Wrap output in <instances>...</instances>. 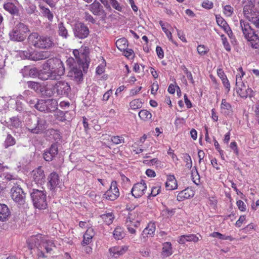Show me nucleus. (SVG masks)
<instances>
[{"instance_id": "0eeeda50", "label": "nucleus", "mask_w": 259, "mask_h": 259, "mask_svg": "<svg viewBox=\"0 0 259 259\" xmlns=\"http://www.w3.org/2000/svg\"><path fill=\"white\" fill-rule=\"evenodd\" d=\"M29 29L27 25L22 23L17 24L9 33L10 39L17 41H23L27 36Z\"/></svg>"}, {"instance_id": "e433bc0d", "label": "nucleus", "mask_w": 259, "mask_h": 259, "mask_svg": "<svg viewBox=\"0 0 259 259\" xmlns=\"http://www.w3.org/2000/svg\"><path fill=\"white\" fill-rule=\"evenodd\" d=\"M58 34L64 38H67L68 36V31L62 22L58 24Z\"/></svg>"}, {"instance_id": "b1692460", "label": "nucleus", "mask_w": 259, "mask_h": 259, "mask_svg": "<svg viewBox=\"0 0 259 259\" xmlns=\"http://www.w3.org/2000/svg\"><path fill=\"white\" fill-rule=\"evenodd\" d=\"M5 125L10 128H18L21 126V121L18 117H12L4 121Z\"/></svg>"}, {"instance_id": "7c9ffc66", "label": "nucleus", "mask_w": 259, "mask_h": 259, "mask_svg": "<svg viewBox=\"0 0 259 259\" xmlns=\"http://www.w3.org/2000/svg\"><path fill=\"white\" fill-rule=\"evenodd\" d=\"M47 112L55 111L58 108V103L56 100L50 99L46 100Z\"/></svg>"}, {"instance_id": "49530a36", "label": "nucleus", "mask_w": 259, "mask_h": 259, "mask_svg": "<svg viewBox=\"0 0 259 259\" xmlns=\"http://www.w3.org/2000/svg\"><path fill=\"white\" fill-rule=\"evenodd\" d=\"M142 102L139 99H135L132 101L130 105L132 109L136 110L142 107Z\"/></svg>"}, {"instance_id": "de8ad7c7", "label": "nucleus", "mask_w": 259, "mask_h": 259, "mask_svg": "<svg viewBox=\"0 0 259 259\" xmlns=\"http://www.w3.org/2000/svg\"><path fill=\"white\" fill-rule=\"evenodd\" d=\"M114 237L117 240L122 238L124 233L121 228H116L113 232Z\"/></svg>"}, {"instance_id": "20e7f679", "label": "nucleus", "mask_w": 259, "mask_h": 259, "mask_svg": "<svg viewBox=\"0 0 259 259\" xmlns=\"http://www.w3.org/2000/svg\"><path fill=\"white\" fill-rule=\"evenodd\" d=\"M26 122V128L32 134L38 135L45 133L48 127L46 120L35 115L29 116Z\"/></svg>"}, {"instance_id": "0e129e2a", "label": "nucleus", "mask_w": 259, "mask_h": 259, "mask_svg": "<svg viewBox=\"0 0 259 259\" xmlns=\"http://www.w3.org/2000/svg\"><path fill=\"white\" fill-rule=\"evenodd\" d=\"M236 204L239 208L242 211L246 210V205L242 200H238L236 202Z\"/></svg>"}, {"instance_id": "ddd939ff", "label": "nucleus", "mask_w": 259, "mask_h": 259, "mask_svg": "<svg viewBox=\"0 0 259 259\" xmlns=\"http://www.w3.org/2000/svg\"><path fill=\"white\" fill-rule=\"evenodd\" d=\"M119 196V190L116 181H112L110 188L104 194V197L107 200L113 201L116 199Z\"/></svg>"}, {"instance_id": "6e6552de", "label": "nucleus", "mask_w": 259, "mask_h": 259, "mask_svg": "<svg viewBox=\"0 0 259 259\" xmlns=\"http://www.w3.org/2000/svg\"><path fill=\"white\" fill-rule=\"evenodd\" d=\"M241 80V76L239 77L238 75H236V84L239 87L237 93L243 98L251 97L253 94L252 90L249 88L248 85H246L244 82H242Z\"/></svg>"}, {"instance_id": "9b49d317", "label": "nucleus", "mask_w": 259, "mask_h": 259, "mask_svg": "<svg viewBox=\"0 0 259 259\" xmlns=\"http://www.w3.org/2000/svg\"><path fill=\"white\" fill-rule=\"evenodd\" d=\"M23 55L26 59L33 61H38L48 58L50 56V53L48 51H23Z\"/></svg>"}, {"instance_id": "052dcab7", "label": "nucleus", "mask_w": 259, "mask_h": 259, "mask_svg": "<svg viewBox=\"0 0 259 259\" xmlns=\"http://www.w3.org/2000/svg\"><path fill=\"white\" fill-rule=\"evenodd\" d=\"M110 2L113 8L118 11H121L122 7L116 0H110Z\"/></svg>"}, {"instance_id": "f3484780", "label": "nucleus", "mask_w": 259, "mask_h": 259, "mask_svg": "<svg viewBox=\"0 0 259 259\" xmlns=\"http://www.w3.org/2000/svg\"><path fill=\"white\" fill-rule=\"evenodd\" d=\"M58 148L57 145L56 144H53L49 149L44 153V158L45 160L51 161L58 154Z\"/></svg>"}, {"instance_id": "6ab92c4d", "label": "nucleus", "mask_w": 259, "mask_h": 259, "mask_svg": "<svg viewBox=\"0 0 259 259\" xmlns=\"http://www.w3.org/2000/svg\"><path fill=\"white\" fill-rule=\"evenodd\" d=\"M89 9L96 16H101L105 13L103 6L96 1L89 6Z\"/></svg>"}, {"instance_id": "680f3d73", "label": "nucleus", "mask_w": 259, "mask_h": 259, "mask_svg": "<svg viewBox=\"0 0 259 259\" xmlns=\"http://www.w3.org/2000/svg\"><path fill=\"white\" fill-rule=\"evenodd\" d=\"M216 20L218 24L222 28L224 27L226 25H228L227 22L225 21V20L221 17L217 16Z\"/></svg>"}, {"instance_id": "7ed1b4c3", "label": "nucleus", "mask_w": 259, "mask_h": 259, "mask_svg": "<svg viewBox=\"0 0 259 259\" xmlns=\"http://www.w3.org/2000/svg\"><path fill=\"white\" fill-rule=\"evenodd\" d=\"M28 41L29 45L39 49L49 50L55 46L54 40L52 36L39 35L37 32L29 34Z\"/></svg>"}, {"instance_id": "39448f33", "label": "nucleus", "mask_w": 259, "mask_h": 259, "mask_svg": "<svg viewBox=\"0 0 259 259\" xmlns=\"http://www.w3.org/2000/svg\"><path fill=\"white\" fill-rule=\"evenodd\" d=\"M240 27L249 45L253 49L259 48L258 32L254 31L248 22L242 19L240 20Z\"/></svg>"}, {"instance_id": "13d9d810", "label": "nucleus", "mask_w": 259, "mask_h": 259, "mask_svg": "<svg viewBox=\"0 0 259 259\" xmlns=\"http://www.w3.org/2000/svg\"><path fill=\"white\" fill-rule=\"evenodd\" d=\"M221 38L223 44L224 46V48L227 51H231V47L229 45V43L228 42L227 38L225 36L224 34L221 35Z\"/></svg>"}, {"instance_id": "3c124183", "label": "nucleus", "mask_w": 259, "mask_h": 259, "mask_svg": "<svg viewBox=\"0 0 259 259\" xmlns=\"http://www.w3.org/2000/svg\"><path fill=\"white\" fill-rule=\"evenodd\" d=\"M160 186H159L158 185L152 187L151 191L150 194L148 196V198H150L151 196L154 197L158 195L160 192Z\"/></svg>"}, {"instance_id": "c85d7f7f", "label": "nucleus", "mask_w": 259, "mask_h": 259, "mask_svg": "<svg viewBox=\"0 0 259 259\" xmlns=\"http://www.w3.org/2000/svg\"><path fill=\"white\" fill-rule=\"evenodd\" d=\"M94 236L93 230L92 228L88 229L83 235V239L82 244L83 245L90 244L92 241Z\"/></svg>"}, {"instance_id": "c9c22d12", "label": "nucleus", "mask_w": 259, "mask_h": 259, "mask_svg": "<svg viewBox=\"0 0 259 259\" xmlns=\"http://www.w3.org/2000/svg\"><path fill=\"white\" fill-rule=\"evenodd\" d=\"M4 9L9 12L11 14H16L18 13V9L16 6H15L12 3H7L4 5Z\"/></svg>"}, {"instance_id": "09e8293b", "label": "nucleus", "mask_w": 259, "mask_h": 259, "mask_svg": "<svg viewBox=\"0 0 259 259\" xmlns=\"http://www.w3.org/2000/svg\"><path fill=\"white\" fill-rule=\"evenodd\" d=\"M22 99V96H20L17 98V99L16 101V110L18 111L19 112H22L24 111V105L22 104V102L19 100Z\"/></svg>"}, {"instance_id": "58836bf2", "label": "nucleus", "mask_w": 259, "mask_h": 259, "mask_svg": "<svg viewBox=\"0 0 259 259\" xmlns=\"http://www.w3.org/2000/svg\"><path fill=\"white\" fill-rule=\"evenodd\" d=\"M140 118L144 121H147L152 117L151 113L147 110H141L139 113Z\"/></svg>"}, {"instance_id": "f03ea898", "label": "nucleus", "mask_w": 259, "mask_h": 259, "mask_svg": "<svg viewBox=\"0 0 259 259\" xmlns=\"http://www.w3.org/2000/svg\"><path fill=\"white\" fill-rule=\"evenodd\" d=\"M28 247L30 249L36 248L38 257L46 258V253H51L53 248L55 247L53 241L48 239L41 234L31 236L27 241Z\"/></svg>"}, {"instance_id": "a211bd4d", "label": "nucleus", "mask_w": 259, "mask_h": 259, "mask_svg": "<svg viewBox=\"0 0 259 259\" xmlns=\"http://www.w3.org/2000/svg\"><path fill=\"white\" fill-rule=\"evenodd\" d=\"M128 250V246H114L109 249L110 256L117 258L120 255L124 254Z\"/></svg>"}, {"instance_id": "8fccbe9b", "label": "nucleus", "mask_w": 259, "mask_h": 259, "mask_svg": "<svg viewBox=\"0 0 259 259\" xmlns=\"http://www.w3.org/2000/svg\"><path fill=\"white\" fill-rule=\"evenodd\" d=\"M183 158L186 163V166L188 168H191L192 166V162L190 155L187 153L183 154Z\"/></svg>"}, {"instance_id": "69168bd1", "label": "nucleus", "mask_w": 259, "mask_h": 259, "mask_svg": "<svg viewBox=\"0 0 259 259\" xmlns=\"http://www.w3.org/2000/svg\"><path fill=\"white\" fill-rule=\"evenodd\" d=\"M84 19L87 21L90 22L93 24H94L96 22L93 17L87 12L85 13Z\"/></svg>"}, {"instance_id": "774afa93", "label": "nucleus", "mask_w": 259, "mask_h": 259, "mask_svg": "<svg viewBox=\"0 0 259 259\" xmlns=\"http://www.w3.org/2000/svg\"><path fill=\"white\" fill-rule=\"evenodd\" d=\"M254 112L256 120L259 124V103H257L255 105Z\"/></svg>"}, {"instance_id": "37998d69", "label": "nucleus", "mask_w": 259, "mask_h": 259, "mask_svg": "<svg viewBox=\"0 0 259 259\" xmlns=\"http://www.w3.org/2000/svg\"><path fill=\"white\" fill-rule=\"evenodd\" d=\"M101 218L106 223V224L108 225L111 224L113 222V220L114 219V217L112 213L103 214L101 215Z\"/></svg>"}, {"instance_id": "a18cd8bd", "label": "nucleus", "mask_w": 259, "mask_h": 259, "mask_svg": "<svg viewBox=\"0 0 259 259\" xmlns=\"http://www.w3.org/2000/svg\"><path fill=\"white\" fill-rule=\"evenodd\" d=\"M39 7L42 10L44 15L47 17L49 20L51 21L53 18V15L50 10L41 5H39Z\"/></svg>"}, {"instance_id": "2f4dec72", "label": "nucleus", "mask_w": 259, "mask_h": 259, "mask_svg": "<svg viewBox=\"0 0 259 259\" xmlns=\"http://www.w3.org/2000/svg\"><path fill=\"white\" fill-rule=\"evenodd\" d=\"M155 231V225L154 223H149L146 228L143 231V235L148 237V235L152 236Z\"/></svg>"}, {"instance_id": "a19ab883", "label": "nucleus", "mask_w": 259, "mask_h": 259, "mask_svg": "<svg viewBox=\"0 0 259 259\" xmlns=\"http://www.w3.org/2000/svg\"><path fill=\"white\" fill-rule=\"evenodd\" d=\"M132 213H129V215H128V218L126 219L125 224H126L127 228L128 230V231L132 234H135L136 233V230L133 227L132 225H131V224H132V220H133V218H132Z\"/></svg>"}, {"instance_id": "338daca9", "label": "nucleus", "mask_w": 259, "mask_h": 259, "mask_svg": "<svg viewBox=\"0 0 259 259\" xmlns=\"http://www.w3.org/2000/svg\"><path fill=\"white\" fill-rule=\"evenodd\" d=\"M157 55L159 58L162 59L164 57V53L163 50L160 47L157 46L156 48Z\"/></svg>"}, {"instance_id": "864d4df0", "label": "nucleus", "mask_w": 259, "mask_h": 259, "mask_svg": "<svg viewBox=\"0 0 259 259\" xmlns=\"http://www.w3.org/2000/svg\"><path fill=\"white\" fill-rule=\"evenodd\" d=\"M182 68L184 71V73L186 74L187 77L188 79H189L191 82L193 84L194 83V80L193 78V76L192 73L190 71H189L188 69L186 68L185 66H182Z\"/></svg>"}, {"instance_id": "1a4fd4ad", "label": "nucleus", "mask_w": 259, "mask_h": 259, "mask_svg": "<svg viewBox=\"0 0 259 259\" xmlns=\"http://www.w3.org/2000/svg\"><path fill=\"white\" fill-rule=\"evenodd\" d=\"M54 90L57 96L67 97L71 92L69 83L64 80L57 81L54 85Z\"/></svg>"}, {"instance_id": "9d476101", "label": "nucleus", "mask_w": 259, "mask_h": 259, "mask_svg": "<svg viewBox=\"0 0 259 259\" xmlns=\"http://www.w3.org/2000/svg\"><path fill=\"white\" fill-rule=\"evenodd\" d=\"M74 36L79 39H84L88 36L90 30L88 26L83 23H76L73 28Z\"/></svg>"}, {"instance_id": "603ef678", "label": "nucleus", "mask_w": 259, "mask_h": 259, "mask_svg": "<svg viewBox=\"0 0 259 259\" xmlns=\"http://www.w3.org/2000/svg\"><path fill=\"white\" fill-rule=\"evenodd\" d=\"M211 236L213 237H217L223 240H232V237L230 236H225V235L217 232H214L211 234Z\"/></svg>"}, {"instance_id": "4468645a", "label": "nucleus", "mask_w": 259, "mask_h": 259, "mask_svg": "<svg viewBox=\"0 0 259 259\" xmlns=\"http://www.w3.org/2000/svg\"><path fill=\"white\" fill-rule=\"evenodd\" d=\"M147 188L146 184L144 181L135 184L131 190L132 195L135 198L141 197L144 193Z\"/></svg>"}, {"instance_id": "473e14b6", "label": "nucleus", "mask_w": 259, "mask_h": 259, "mask_svg": "<svg viewBox=\"0 0 259 259\" xmlns=\"http://www.w3.org/2000/svg\"><path fill=\"white\" fill-rule=\"evenodd\" d=\"M27 84L29 88L33 90L38 94H40L41 90L43 89L42 88V85L36 82L31 81H27Z\"/></svg>"}, {"instance_id": "f257e3e1", "label": "nucleus", "mask_w": 259, "mask_h": 259, "mask_svg": "<svg viewBox=\"0 0 259 259\" xmlns=\"http://www.w3.org/2000/svg\"><path fill=\"white\" fill-rule=\"evenodd\" d=\"M22 71L28 72V75L30 77L38 78L42 80H57L65 73V67L63 62L59 59L53 58L48 60L42 66V69L38 71L36 68L29 69L25 67Z\"/></svg>"}, {"instance_id": "2eb2a0df", "label": "nucleus", "mask_w": 259, "mask_h": 259, "mask_svg": "<svg viewBox=\"0 0 259 259\" xmlns=\"http://www.w3.org/2000/svg\"><path fill=\"white\" fill-rule=\"evenodd\" d=\"M34 181L37 184L42 185L46 182V176L44 170L38 167L32 171Z\"/></svg>"}, {"instance_id": "cd10ccee", "label": "nucleus", "mask_w": 259, "mask_h": 259, "mask_svg": "<svg viewBox=\"0 0 259 259\" xmlns=\"http://www.w3.org/2000/svg\"><path fill=\"white\" fill-rule=\"evenodd\" d=\"M42 88L43 89L41 90L40 94L44 97H51L56 94L55 90H54V85L51 88L42 85Z\"/></svg>"}, {"instance_id": "79ce46f5", "label": "nucleus", "mask_w": 259, "mask_h": 259, "mask_svg": "<svg viewBox=\"0 0 259 259\" xmlns=\"http://www.w3.org/2000/svg\"><path fill=\"white\" fill-rule=\"evenodd\" d=\"M46 134L47 136L49 135L53 136V138H54L55 140H59L61 139L59 132L53 128L48 130L46 131Z\"/></svg>"}, {"instance_id": "4be33fe9", "label": "nucleus", "mask_w": 259, "mask_h": 259, "mask_svg": "<svg viewBox=\"0 0 259 259\" xmlns=\"http://www.w3.org/2000/svg\"><path fill=\"white\" fill-rule=\"evenodd\" d=\"M194 195V192L190 188H187L181 191L177 195V200L182 201L186 199L192 197Z\"/></svg>"}, {"instance_id": "4c0bfd02", "label": "nucleus", "mask_w": 259, "mask_h": 259, "mask_svg": "<svg viewBox=\"0 0 259 259\" xmlns=\"http://www.w3.org/2000/svg\"><path fill=\"white\" fill-rule=\"evenodd\" d=\"M16 144L15 139L10 134H8L4 142V146L7 148Z\"/></svg>"}, {"instance_id": "6e6d98bb", "label": "nucleus", "mask_w": 259, "mask_h": 259, "mask_svg": "<svg viewBox=\"0 0 259 259\" xmlns=\"http://www.w3.org/2000/svg\"><path fill=\"white\" fill-rule=\"evenodd\" d=\"M197 51L200 55H205L208 51V49L204 45H199L197 47Z\"/></svg>"}, {"instance_id": "dca6fc26", "label": "nucleus", "mask_w": 259, "mask_h": 259, "mask_svg": "<svg viewBox=\"0 0 259 259\" xmlns=\"http://www.w3.org/2000/svg\"><path fill=\"white\" fill-rule=\"evenodd\" d=\"M247 2H244L245 4L243 7V13L244 17L248 20L252 18V16H254L257 12H255L253 10V5L250 1L247 0Z\"/></svg>"}, {"instance_id": "4d7b16f0", "label": "nucleus", "mask_w": 259, "mask_h": 259, "mask_svg": "<svg viewBox=\"0 0 259 259\" xmlns=\"http://www.w3.org/2000/svg\"><path fill=\"white\" fill-rule=\"evenodd\" d=\"M111 141L114 144H119L121 143H124V139L119 136H113L111 138Z\"/></svg>"}, {"instance_id": "5fc2aeb1", "label": "nucleus", "mask_w": 259, "mask_h": 259, "mask_svg": "<svg viewBox=\"0 0 259 259\" xmlns=\"http://www.w3.org/2000/svg\"><path fill=\"white\" fill-rule=\"evenodd\" d=\"M252 18L249 19L248 20L251 22L256 28H259V14H255L253 16Z\"/></svg>"}, {"instance_id": "e2e57ef3", "label": "nucleus", "mask_w": 259, "mask_h": 259, "mask_svg": "<svg viewBox=\"0 0 259 259\" xmlns=\"http://www.w3.org/2000/svg\"><path fill=\"white\" fill-rule=\"evenodd\" d=\"M202 6L205 9H210L213 7V3L208 0H205L203 2Z\"/></svg>"}, {"instance_id": "a878e982", "label": "nucleus", "mask_w": 259, "mask_h": 259, "mask_svg": "<svg viewBox=\"0 0 259 259\" xmlns=\"http://www.w3.org/2000/svg\"><path fill=\"white\" fill-rule=\"evenodd\" d=\"M221 112L225 115H229L232 113V106L226 99H222L221 105Z\"/></svg>"}, {"instance_id": "f704fd0d", "label": "nucleus", "mask_w": 259, "mask_h": 259, "mask_svg": "<svg viewBox=\"0 0 259 259\" xmlns=\"http://www.w3.org/2000/svg\"><path fill=\"white\" fill-rule=\"evenodd\" d=\"M117 48L120 51H124L127 47V40L123 37L118 39L116 42Z\"/></svg>"}, {"instance_id": "c756f323", "label": "nucleus", "mask_w": 259, "mask_h": 259, "mask_svg": "<svg viewBox=\"0 0 259 259\" xmlns=\"http://www.w3.org/2000/svg\"><path fill=\"white\" fill-rule=\"evenodd\" d=\"M70 76L77 81H79L82 77V71L75 67H73L70 72Z\"/></svg>"}, {"instance_id": "bb28decb", "label": "nucleus", "mask_w": 259, "mask_h": 259, "mask_svg": "<svg viewBox=\"0 0 259 259\" xmlns=\"http://www.w3.org/2000/svg\"><path fill=\"white\" fill-rule=\"evenodd\" d=\"M217 73L219 77L221 79L222 83L226 89L227 92L228 93L230 90V84L224 71L222 69H218Z\"/></svg>"}, {"instance_id": "412c9836", "label": "nucleus", "mask_w": 259, "mask_h": 259, "mask_svg": "<svg viewBox=\"0 0 259 259\" xmlns=\"http://www.w3.org/2000/svg\"><path fill=\"white\" fill-rule=\"evenodd\" d=\"M11 216V211L7 205L0 203V221L6 222Z\"/></svg>"}, {"instance_id": "5701e85b", "label": "nucleus", "mask_w": 259, "mask_h": 259, "mask_svg": "<svg viewBox=\"0 0 259 259\" xmlns=\"http://www.w3.org/2000/svg\"><path fill=\"white\" fill-rule=\"evenodd\" d=\"M49 187L51 190L56 188L60 183L59 176L56 172L51 173L48 178Z\"/></svg>"}, {"instance_id": "72a5a7b5", "label": "nucleus", "mask_w": 259, "mask_h": 259, "mask_svg": "<svg viewBox=\"0 0 259 259\" xmlns=\"http://www.w3.org/2000/svg\"><path fill=\"white\" fill-rule=\"evenodd\" d=\"M36 104H34V107L37 110L41 112H47V108L46 107V100H37Z\"/></svg>"}, {"instance_id": "c03bdc74", "label": "nucleus", "mask_w": 259, "mask_h": 259, "mask_svg": "<svg viewBox=\"0 0 259 259\" xmlns=\"http://www.w3.org/2000/svg\"><path fill=\"white\" fill-rule=\"evenodd\" d=\"M81 59H84V62H88V58H89V49L87 47H81L80 49Z\"/></svg>"}, {"instance_id": "bf43d9fd", "label": "nucleus", "mask_w": 259, "mask_h": 259, "mask_svg": "<svg viewBox=\"0 0 259 259\" xmlns=\"http://www.w3.org/2000/svg\"><path fill=\"white\" fill-rule=\"evenodd\" d=\"M233 12V8L229 5L225 6L224 8V12L227 16L232 15Z\"/></svg>"}, {"instance_id": "423d86ee", "label": "nucleus", "mask_w": 259, "mask_h": 259, "mask_svg": "<svg viewBox=\"0 0 259 259\" xmlns=\"http://www.w3.org/2000/svg\"><path fill=\"white\" fill-rule=\"evenodd\" d=\"M30 196L34 206L39 209H45L47 207L46 192L44 190L33 189Z\"/></svg>"}, {"instance_id": "ea45409f", "label": "nucleus", "mask_w": 259, "mask_h": 259, "mask_svg": "<svg viewBox=\"0 0 259 259\" xmlns=\"http://www.w3.org/2000/svg\"><path fill=\"white\" fill-rule=\"evenodd\" d=\"M163 253L166 256H169L172 254L171 244L170 242H165L163 244Z\"/></svg>"}, {"instance_id": "393cba45", "label": "nucleus", "mask_w": 259, "mask_h": 259, "mask_svg": "<svg viewBox=\"0 0 259 259\" xmlns=\"http://www.w3.org/2000/svg\"><path fill=\"white\" fill-rule=\"evenodd\" d=\"M165 187L168 190H172L177 188V181L174 175H168L167 176Z\"/></svg>"}, {"instance_id": "f8f14e48", "label": "nucleus", "mask_w": 259, "mask_h": 259, "mask_svg": "<svg viewBox=\"0 0 259 259\" xmlns=\"http://www.w3.org/2000/svg\"><path fill=\"white\" fill-rule=\"evenodd\" d=\"M11 196L15 202L19 204H23L25 202V194L19 185L14 186L11 188Z\"/></svg>"}, {"instance_id": "aec40b11", "label": "nucleus", "mask_w": 259, "mask_h": 259, "mask_svg": "<svg viewBox=\"0 0 259 259\" xmlns=\"http://www.w3.org/2000/svg\"><path fill=\"white\" fill-rule=\"evenodd\" d=\"M199 237H201L200 235L189 234L182 235L180 237L179 242L180 244H184L186 242H193L196 243L199 240Z\"/></svg>"}]
</instances>
